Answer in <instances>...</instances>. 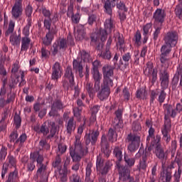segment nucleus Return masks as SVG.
I'll return each mask as SVG.
<instances>
[{
  "mask_svg": "<svg viewBox=\"0 0 182 182\" xmlns=\"http://www.w3.org/2000/svg\"><path fill=\"white\" fill-rule=\"evenodd\" d=\"M159 80L161 82V90L159 93L158 102L161 105V103H164L166 100V97L167 96V93H166V89H168V83L170 80V75L167 70H164L163 71L159 72Z\"/></svg>",
  "mask_w": 182,
  "mask_h": 182,
  "instance_id": "f257e3e1",
  "label": "nucleus"
},
{
  "mask_svg": "<svg viewBox=\"0 0 182 182\" xmlns=\"http://www.w3.org/2000/svg\"><path fill=\"white\" fill-rule=\"evenodd\" d=\"M73 146H70V156L72 160H81L83 156L87 154V148L86 149H83L82 146V142H80V139L75 138V141L74 142Z\"/></svg>",
  "mask_w": 182,
  "mask_h": 182,
  "instance_id": "f03ea898",
  "label": "nucleus"
},
{
  "mask_svg": "<svg viewBox=\"0 0 182 182\" xmlns=\"http://www.w3.org/2000/svg\"><path fill=\"white\" fill-rule=\"evenodd\" d=\"M103 83L114 85L113 77L114 76V67L106 64L102 67Z\"/></svg>",
  "mask_w": 182,
  "mask_h": 182,
  "instance_id": "7ed1b4c3",
  "label": "nucleus"
},
{
  "mask_svg": "<svg viewBox=\"0 0 182 182\" xmlns=\"http://www.w3.org/2000/svg\"><path fill=\"white\" fill-rule=\"evenodd\" d=\"M117 168H118L119 181L126 182L129 180L130 176V169L127 166L122 165V160L116 162Z\"/></svg>",
  "mask_w": 182,
  "mask_h": 182,
  "instance_id": "20e7f679",
  "label": "nucleus"
},
{
  "mask_svg": "<svg viewBox=\"0 0 182 182\" xmlns=\"http://www.w3.org/2000/svg\"><path fill=\"white\" fill-rule=\"evenodd\" d=\"M44 26L46 29H48V32L46 33V38L43 39V43L45 46H49L53 41V33H55L50 30V26H52V18L45 19Z\"/></svg>",
  "mask_w": 182,
  "mask_h": 182,
  "instance_id": "39448f33",
  "label": "nucleus"
},
{
  "mask_svg": "<svg viewBox=\"0 0 182 182\" xmlns=\"http://www.w3.org/2000/svg\"><path fill=\"white\" fill-rule=\"evenodd\" d=\"M163 41L164 43L176 47L178 42V33L176 31H168L164 35Z\"/></svg>",
  "mask_w": 182,
  "mask_h": 182,
  "instance_id": "423d86ee",
  "label": "nucleus"
},
{
  "mask_svg": "<svg viewBox=\"0 0 182 182\" xmlns=\"http://www.w3.org/2000/svg\"><path fill=\"white\" fill-rule=\"evenodd\" d=\"M114 84H109V82H103L101 85V90L97 93V97L103 102L108 99L110 96V87H113Z\"/></svg>",
  "mask_w": 182,
  "mask_h": 182,
  "instance_id": "0eeeda50",
  "label": "nucleus"
},
{
  "mask_svg": "<svg viewBox=\"0 0 182 182\" xmlns=\"http://www.w3.org/2000/svg\"><path fill=\"white\" fill-rule=\"evenodd\" d=\"M127 139L129 141H132L131 144L128 145V150L133 153V151H136L139 147H140V136H136L135 134H129L127 136Z\"/></svg>",
  "mask_w": 182,
  "mask_h": 182,
  "instance_id": "6e6552de",
  "label": "nucleus"
},
{
  "mask_svg": "<svg viewBox=\"0 0 182 182\" xmlns=\"http://www.w3.org/2000/svg\"><path fill=\"white\" fill-rule=\"evenodd\" d=\"M166 11L162 9H157L155 11L153 15L154 28H156V23H160V26H163V23H164L166 19Z\"/></svg>",
  "mask_w": 182,
  "mask_h": 182,
  "instance_id": "1a4fd4ad",
  "label": "nucleus"
},
{
  "mask_svg": "<svg viewBox=\"0 0 182 182\" xmlns=\"http://www.w3.org/2000/svg\"><path fill=\"white\" fill-rule=\"evenodd\" d=\"M65 107H63V102L62 100L59 99H56L52 104H51V109L48 113L50 117H55L58 116V113L60 110H63Z\"/></svg>",
  "mask_w": 182,
  "mask_h": 182,
  "instance_id": "9d476101",
  "label": "nucleus"
},
{
  "mask_svg": "<svg viewBox=\"0 0 182 182\" xmlns=\"http://www.w3.org/2000/svg\"><path fill=\"white\" fill-rule=\"evenodd\" d=\"M91 42H97L100 39L101 42H105L107 39V31L100 28L97 33H92L90 36Z\"/></svg>",
  "mask_w": 182,
  "mask_h": 182,
  "instance_id": "9b49d317",
  "label": "nucleus"
},
{
  "mask_svg": "<svg viewBox=\"0 0 182 182\" xmlns=\"http://www.w3.org/2000/svg\"><path fill=\"white\" fill-rule=\"evenodd\" d=\"M101 151L103 152L105 159H109L110 157V145H109V141H107V138L106 135L103 134L101 138Z\"/></svg>",
  "mask_w": 182,
  "mask_h": 182,
  "instance_id": "f8f14e48",
  "label": "nucleus"
},
{
  "mask_svg": "<svg viewBox=\"0 0 182 182\" xmlns=\"http://www.w3.org/2000/svg\"><path fill=\"white\" fill-rule=\"evenodd\" d=\"M117 4H119V0H106L104 4V12L107 15H113V9Z\"/></svg>",
  "mask_w": 182,
  "mask_h": 182,
  "instance_id": "ddd939ff",
  "label": "nucleus"
},
{
  "mask_svg": "<svg viewBox=\"0 0 182 182\" xmlns=\"http://www.w3.org/2000/svg\"><path fill=\"white\" fill-rule=\"evenodd\" d=\"M64 77L69 80L70 87L71 90H73V86H75V75L72 70V66L68 65L65 70Z\"/></svg>",
  "mask_w": 182,
  "mask_h": 182,
  "instance_id": "4468645a",
  "label": "nucleus"
},
{
  "mask_svg": "<svg viewBox=\"0 0 182 182\" xmlns=\"http://www.w3.org/2000/svg\"><path fill=\"white\" fill-rule=\"evenodd\" d=\"M166 161H162V171L161 172L160 179L162 182H171V172L168 171V169H166Z\"/></svg>",
  "mask_w": 182,
  "mask_h": 182,
  "instance_id": "2eb2a0df",
  "label": "nucleus"
},
{
  "mask_svg": "<svg viewBox=\"0 0 182 182\" xmlns=\"http://www.w3.org/2000/svg\"><path fill=\"white\" fill-rule=\"evenodd\" d=\"M113 154L117 160H123V156L124 160H132V159H129V155L126 154V151H123V148L119 146H115L113 150Z\"/></svg>",
  "mask_w": 182,
  "mask_h": 182,
  "instance_id": "dca6fc26",
  "label": "nucleus"
},
{
  "mask_svg": "<svg viewBox=\"0 0 182 182\" xmlns=\"http://www.w3.org/2000/svg\"><path fill=\"white\" fill-rule=\"evenodd\" d=\"M155 146V154L156 157H158L160 160L164 159L165 160H167V156H168L170 151L167 150L166 152H164V149H163L161 147V144H157Z\"/></svg>",
  "mask_w": 182,
  "mask_h": 182,
  "instance_id": "f3484780",
  "label": "nucleus"
},
{
  "mask_svg": "<svg viewBox=\"0 0 182 182\" xmlns=\"http://www.w3.org/2000/svg\"><path fill=\"white\" fill-rule=\"evenodd\" d=\"M60 63L59 62H55L52 67V74H51V79L52 80H58L62 75L59 73L60 72Z\"/></svg>",
  "mask_w": 182,
  "mask_h": 182,
  "instance_id": "a211bd4d",
  "label": "nucleus"
},
{
  "mask_svg": "<svg viewBox=\"0 0 182 182\" xmlns=\"http://www.w3.org/2000/svg\"><path fill=\"white\" fill-rule=\"evenodd\" d=\"M171 129V119H170V114H164V129H161V133L164 136H167V133Z\"/></svg>",
  "mask_w": 182,
  "mask_h": 182,
  "instance_id": "6ab92c4d",
  "label": "nucleus"
},
{
  "mask_svg": "<svg viewBox=\"0 0 182 182\" xmlns=\"http://www.w3.org/2000/svg\"><path fill=\"white\" fill-rule=\"evenodd\" d=\"M76 41H83L86 38V29L85 26L80 24L77 27V32L75 33Z\"/></svg>",
  "mask_w": 182,
  "mask_h": 182,
  "instance_id": "aec40b11",
  "label": "nucleus"
},
{
  "mask_svg": "<svg viewBox=\"0 0 182 182\" xmlns=\"http://www.w3.org/2000/svg\"><path fill=\"white\" fill-rule=\"evenodd\" d=\"M73 69L75 70V73L78 72L80 78L83 77V65L82 64V61L79 62L77 60L74 59L73 62Z\"/></svg>",
  "mask_w": 182,
  "mask_h": 182,
  "instance_id": "412c9836",
  "label": "nucleus"
},
{
  "mask_svg": "<svg viewBox=\"0 0 182 182\" xmlns=\"http://www.w3.org/2000/svg\"><path fill=\"white\" fill-rule=\"evenodd\" d=\"M9 41L12 46H19L21 45V34L14 32L10 36Z\"/></svg>",
  "mask_w": 182,
  "mask_h": 182,
  "instance_id": "4be33fe9",
  "label": "nucleus"
},
{
  "mask_svg": "<svg viewBox=\"0 0 182 182\" xmlns=\"http://www.w3.org/2000/svg\"><path fill=\"white\" fill-rule=\"evenodd\" d=\"M135 97L139 100H147V90L146 87L138 89L136 92Z\"/></svg>",
  "mask_w": 182,
  "mask_h": 182,
  "instance_id": "5701e85b",
  "label": "nucleus"
},
{
  "mask_svg": "<svg viewBox=\"0 0 182 182\" xmlns=\"http://www.w3.org/2000/svg\"><path fill=\"white\" fill-rule=\"evenodd\" d=\"M66 130L68 134H72V132L76 130V122L73 117L69 119L66 126Z\"/></svg>",
  "mask_w": 182,
  "mask_h": 182,
  "instance_id": "b1692460",
  "label": "nucleus"
},
{
  "mask_svg": "<svg viewBox=\"0 0 182 182\" xmlns=\"http://www.w3.org/2000/svg\"><path fill=\"white\" fill-rule=\"evenodd\" d=\"M23 11L22 6L14 4L11 9L12 16L16 19H18L19 16H22Z\"/></svg>",
  "mask_w": 182,
  "mask_h": 182,
  "instance_id": "393cba45",
  "label": "nucleus"
},
{
  "mask_svg": "<svg viewBox=\"0 0 182 182\" xmlns=\"http://www.w3.org/2000/svg\"><path fill=\"white\" fill-rule=\"evenodd\" d=\"M31 38L29 37H23L21 40V52H26L29 49Z\"/></svg>",
  "mask_w": 182,
  "mask_h": 182,
  "instance_id": "a878e982",
  "label": "nucleus"
},
{
  "mask_svg": "<svg viewBox=\"0 0 182 182\" xmlns=\"http://www.w3.org/2000/svg\"><path fill=\"white\" fill-rule=\"evenodd\" d=\"M92 77L95 81L94 88L95 92L100 90V80H102V74L92 75Z\"/></svg>",
  "mask_w": 182,
  "mask_h": 182,
  "instance_id": "bb28decb",
  "label": "nucleus"
},
{
  "mask_svg": "<svg viewBox=\"0 0 182 182\" xmlns=\"http://www.w3.org/2000/svg\"><path fill=\"white\" fill-rule=\"evenodd\" d=\"M171 48H175L173 46L170 44H167L164 43V44L161 48V54L164 55H168L171 52Z\"/></svg>",
  "mask_w": 182,
  "mask_h": 182,
  "instance_id": "cd10ccee",
  "label": "nucleus"
},
{
  "mask_svg": "<svg viewBox=\"0 0 182 182\" xmlns=\"http://www.w3.org/2000/svg\"><path fill=\"white\" fill-rule=\"evenodd\" d=\"M50 125L51 126V129L50 130V134L46 137L47 140H50V139L55 137V134H56L58 130V127H56V123L55 122H50Z\"/></svg>",
  "mask_w": 182,
  "mask_h": 182,
  "instance_id": "c85d7f7f",
  "label": "nucleus"
},
{
  "mask_svg": "<svg viewBox=\"0 0 182 182\" xmlns=\"http://www.w3.org/2000/svg\"><path fill=\"white\" fill-rule=\"evenodd\" d=\"M92 162H89L87 165L85 173L86 182H93V179L90 178V175L92 174Z\"/></svg>",
  "mask_w": 182,
  "mask_h": 182,
  "instance_id": "c756f323",
  "label": "nucleus"
},
{
  "mask_svg": "<svg viewBox=\"0 0 182 182\" xmlns=\"http://www.w3.org/2000/svg\"><path fill=\"white\" fill-rule=\"evenodd\" d=\"M75 0H70V5L68 6V11H67V16L68 18H70L72 15H74L75 14L73 13V4ZM78 4H82L83 0H76Z\"/></svg>",
  "mask_w": 182,
  "mask_h": 182,
  "instance_id": "7c9ffc66",
  "label": "nucleus"
},
{
  "mask_svg": "<svg viewBox=\"0 0 182 182\" xmlns=\"http://www.w3.org/2000/svg\"><path fill=\"white\" fill-rule=\"evenodd\" d=\"M80 59L85 63H89L90 62V54L85 51V50H82L80 52Z\"/></svg>",
  "mask_w": 182,
  "mask_h": 182,
  "instance_id": "2f4dec72",
  "label": "nucleus"
},
{
  "mask_svg": "<svg viewBox=\"0 0 182 182\" xmlns=\"http://www.w3.org/2000/svg\"><path fill=\"white\" fill-rule=\"evenodd\" d=\"M100 61L95 60L92 62V69L91 70L92 75H102L100 72H99V66H100Z\"/></svg>",
  "mask_w": 182,
  "mask_h": 182,
  "instance_id": "473e14b6",
  "label": "nucleus"
},
{
  "mask_svg": "<svg viewBox=\"0 0 182 182\" xmlns=\"http://www.w3.org/2000/svg\"><path fill=\"white\" fill-rule=\"evenodd\" d=\"M14 122V124L16 126V130H18V129H20L22 124V118L21 117V115L18 114V112H15Z\"/></svg>",
  "mask_w": 182,
  "mask_h": 182,
  "instance_id": "72a5a7b5",
  "label": "nucleus"
},
{
  "mask_svg": "<svg viewBox=\"0 0 182 182\" xmlns=\"http://www.w3.org/2000/svg\"><path fill=\"white\" fill-rule=\"evenodd\" d=\"M85 89L87 91L90 97H93L95 96V93H96V90L95 89V87L93 88V84L87 82Z\"/></svg>",
  "mask_w": 182,
  "mask_h": 182,
  "instance_id": "f704fd0d",
  "label": "nucleus"
},
{
  "mask_svg": "<svg viewBox=\"0 0 182 182\" xmlns=\"http://www.w3.org/2000/svg\"><path fill=\"white\" fill-rule=\"evenodd\" d=\"M32 12H33V8L28 4L25 9L26 16H28L27 22H29V20L32 22Z\"/></svg>",
  "mask_w": 182,
  "mask_h": 182,
  "instance_id": "c9c22d12",
  "label": "nucleus"
},
{
  "mask_svg": "<svg viewBox=\"0 0 182 182\" xmlns=\"http://www.w3.org/2000/svg\"><path fill=\"white\" fill-rule=\"evenodd\" d=\"M32 26V21L31 20H28L27 24L23 29V34L24 35V38H29V29Z\"/></svg>",
  "mask_w": 182,
  "mask_h": 182,
  "instance_id": "e433bc0d",
  "label": "nucleus"
},
{
  "mask_svg": "<svg viewBox=\"0 0 182 182\" xmlns=\"http://www.w3.org/2000/svg\"><path fill=\"white\" fill-rule=\"evenodd\" d=\"M14 29H15V22L11 20L9 21V28L5 32V36H9L11 33H14Z\"/></svg>",
  "mask_w": 182,
  "mask_h": 182,
  "instance_id": "4c0bfd02",
  "label": "nucleus"
},
{
  "mask_svg": "<svg viewBox=\"0 0 182 182\" xmlns=\"http://www.w3.org/2000/svg\"><path fill=\"white\" fill-rule=\"evenodd\" d=\"M30 157L32 160H43V156L41 154L39 151H36L31 153Z\"/></svg>",
  "mask_w": 182,
  "mask_h": 182,
  "instance_id": "58836bf2",
  "label": "nucleus"
},
{
  "mask_svg": "<svg viewBox=\"0 0 182 182\" xmlns=\"http://www.w3.org/2000/svg\"><path fill=\"white\" fill-rule=\"evenodd\" d=\"M178 82H180V77L174 75L171 81L172 90H176L177 89V86L178 85Z\"/></svg>",
  "mask_w": 182,
  "mask_h": 182,
  "instance_id": "ea45409f",
  "label": "nucleus"
},
{
  "mask_svg": "<svg viewBox=\"0 0 182 182\" xmlns=\"http://www.w3.org/2000/svg\"><path fill=\"white\" fill-rule=\"evenodd\" d=\"M130 59H132V55H130V53H127L122 55V60L125 62L124 65V69H127V66H129V61Z\"/></svg>",
  "mask_w": 182,
  "mask_h": 182,
  "instance_id": "a19ab883",
  "label": "nucleus"
},
{
  "mask_svg": "<svg viewBox=\"0 0 182 182\" xmlns=\"http://www.w3.org/2000/svg\"><path fill=\"white\" fill-rule=\"evenodd\" d=\"M41 133L43 134V136H48V134H49V128L46 127V122H44L40 127V134Z\"/></svg>",
  "mask_w": 182,
  "mask_h": 182,
  "instance_id": "79ce46f5",
  "label": "nucleus"
},
{
  "mask_svg": "<svg viewBox=\"0 0 182 182\" xmlns=\"http://www.w3.org/2000/svg\"><path fill=\"white\" fill-rule=\"evenodd\" d=\"M112 164L110 163L109 161H107L105 164V166L103 167L101 174L102 176H105V174H107L109 173V170H110V168L112 167Z\"/></svg>",
  "mask_w": 182,
  "mask_h": 182,
  "instance_id": "37998d69",
  "label": "nucleus"
},
{
  "mask_svg": "<svg viewBox=\"0 0 182 182\" xmlns=\"http://www.w3.org/2000/svg\"><path fill=\"white\" fill-rule=\"evenodd\" d=\"M117 9L119 11H124V12H127L129 11V9L127 6H126V4L124 2L120 1L118 4L116 5Z\"/></svg>",
  "mask_w": 182,
  "mask_h": 182,
  "instance_id": "c03bdc74",
  "label": "nucleus"
},
{
  "mask_svg": "<svg viewBox=\"0 0 182 182\" xmlns=\"http://www.w3.org/2000/svg\"><path fill=\"white\" fill-rule=\"evenodd\" d=\"M97 20V16L96 14H90L88 16L87 23L90 26H93V23Z\"/></svg>",
  "mask_w": 182,
  "mask_h": 182,
  "instance_id": "a18cd8bd",
  "label": "nucleus"
},
{
  "mask_svg": "<svg viewBox=\"0 0 182 182\" xmlns=\"http://www.w3.org/2000/svg\"><path fill=\"white\" fill-rule=\"evenodd\" d=\"M124 99L125 102H129L130 100V91H129V88L127 87H124L122 90Z\"/></svg>",
  "mask_w": 182,
  "mask_h": 182,
  "instance_id": "49530a36",
  "label": "nucleus"
},
{
  "mask_svg": "<svg viewBox=\"0 0 182 182\" xmlns=\"http://www.w3.org/2000/svg\"><path fill=\"white\" fill-rule=\"evenodd\" d=\"M99 131H96L95 133L90 134L92 146H95V144H96V141H97V137H99Z\"/></svg>",
  "mask_w": 182,
  "mask_h": 182,
  "instance_id": "de8ad7c7",
  "label": "nucleus"
},
{
  "mask_svg": "<svg viewBox=\"0 0 182 182\" xmlns=\"http://www.w3.org/2000/svg\"><path fill=\"white\" fill-rule=\"evenodd\" d=\"M135 43L138 45V46H140L141 45V33H140V31L137 30L135 35Z\"/></svg>",
  "mask_w": 182,
  "mask_h": 182,
  "instance_id": "09e8293b",
  "label": "nucleus"
},
{
  "mask_svg": "<svg viewBox=\"0 0 182 182\" xmlns=\"http://www.w3.org/2000/svg\"><path fill=\"white\" fill-rule=\"evenodd\" d=\"M157 96H159V92L154 90L151 91L150 100H149L150 105H153V103H154V100H156V97H157Z\"/></svg>",
  "mask_w": 182,
  "mask_h": 182,
  "instance_id": "8fccbe9b",
  "label": "nucleus"
},
{
  "mask_svg": "<svg viewBox=\"0 0 182 182\" xmlns=\"http://www.w3.org/2000/svg\"><path fill=\"white\" fill-rule=\"evenodd\" d=\"M175 14L178 19L182 18V6L181 4H178L175 9Z\"/></svg>",
  "mask_w": 182,
  "mask_h": 182,
  "instance_id": "3c124183",
  "label": "nucleus"
},
{
  "mask_svg": "<svg viewBox=\"0 0 182 182\" xmlns=\"http://www.w3.org/2000/svg\"><path fill=\"white\" fill-rule=\"evenodd\" d=\"M49 56H50V51H49V50H46V48L43 47L41 48V58H44V59H49Z\"/></svg>",
  "mask_w": 182,
  "mask_h": 182,
  "instance_id": "603ef678",
  "label": "nucleus"
},
{
  "mask_svg": "<svg viewBox=\"0 0 182 182\" xmlns=\"http://www.w3.org/2000/svg\"><path fill=\"white\" fill-rule=\"evenodd\" d=\"M102 59H107V60H110L112 59V53H110V48H106L105 52L101 55Z\"/></svg>",
  "mask_w": 182,
  "mask_h": 182,
  "instance_id": "864d4df0",
  "label": "nucleus"
},
{
  "mask_svg": "<svg viewBox=\"0 0 182 182\" xmlns=\"http://www.w3.org/2000/svg\"><path fill=\"white\" fill-rule=\"evenodd\" d=\"M71 20L73 23H79L80 21V14L79 12H77L75 14H73L71 16Z\"/></svg>",
  "mask_w": 182,
  "mask_h": 182,
  "instance_id": "5fc2aeb1",
  "label": "nucleus"
},
{
  "mask_svg": "<svg viewBox=\"0 0 182 182\" xmlns=\"http://www.w3.org/2000/svg\"><path fill=\"white\" fill-rule=\"evenodd\" d=\"M53 50L51 52L52 56H56L59 52V41H57L53 44Z\"/></svg>",
  "mask_w": 182,
  "mask_h": 182,
  "instance_id": "6e6d98bb",
  "label": "nucleus"
},
{
  "mask_svg": "<svg viewBox=\"0 0 182 182\" xmlns=\"http://www.w3.org/2000/svg\"><path fill=\"white\" fill-rule=\"evenodd\" d=\"M114 134H116V129H113V128H109L107 134L109 141H113Z\"/></svg>",
  "mask_w": 182,
  "mask_h": 182,
  "instance_id": "4d7b16f0",
  "label": "nucleus"
},
{
  "mask_svg": "<svg viewBox=\"0 0 182 182\" xmlns=\"http://www.w3.org/2000/svg\"><path fill=\"white\" fill-rule=\"evenodd\" d=\"M113 28V21L112 19L106 20L105 22V31H112V28Z\"/></svg>",
  "mask_w": 182,
  "mask_h": 182,
  "instance_id": "13d9d810",
  "label": "nucleus"
},
{
  "mask_svg": "<svg viewBox=\"0 0 182 182\" xmlns=\"http://www.w3.org/2000/svg\"><path fill=\"white\" fill-rule=\"evenodd\" d=\"M60 49H63V50H66V48H68V41L65 38H61L59 42Z\"/></svg>",
  "mask_w": 182,
  "mask_h": 182,
  "instance_id": "bf43d9fd",
  "label": "nucleus"
},
{
  "mask_svg": "<svg viewBox=\"0 0 182 182\" xmlns=\"http://www.w3.org/2000/svg\"><path fill=\"white\" fill-rule=\"evenodd\" d=\"M164 109L165 114H171V111L173 110V105L164 104Z\"/></svg>",
  "mask_w": 182,
  "mask_h": 182,
  "instance_id": "052dcab7",
  "label": "nucleus"
},
{
  "mask_svg": "<svg viewBox=\"0 0 182 182\" xmlns=\"http://www.w3.org/2000/svg\"><path fill=\"white\" fill-rule=\"evenodd\" d=\"M132 129L134 132H139L141 130V125L140 124V122L134 121L132 124Z\"/></svg>",
  "mask_w": 182,
  "mask_h": 182,
  "instance_id": "680f3d73",
  "label": "nucleus"
},
{
  "mask_svg": "<svg viewBox=\"0 0 182 182\" xmlns=\"http://www.w3.org/2000/svg\"><path fill=\"white\" fill-rule=\"evenodd\" d=\"M146 168H147V164L146 163V160L140 161L138 166L139 171H141V170H146Z\"/></svg>",
  "mask_w": 182,
  "mask_h": 182,
  "instance_id": "e2e57ef3",
  "label": "nucleus"
},
{
  "mask_svg": "<svg viewBox=\"0 0 182 182\" xmlns=\"http://www.w3.org/2000/svg\"><path fill=\"white\" fill-rule=\"evenodd\" d=\"M18 131L13 132L11 133V134L9 135V139H10V143H15V140H16V139H18Z\"/></svg>",
  "mask_w": 182,
  "mask_h": 182,
  "instance_id": "0e129e2a",
  "label": "nucleus"
},
{
  "mask_svg": "<svg viewBox=\"0 0 182 182\" xmlns=\"http://www.w3.org/2000/svg\"><path fill=\"white\" fill-rule=\"evenodd\" d=\"M152 26L151 23H148L143 27V35H149V31H150L151 28Z\"/></svg>",
  "mask_w": 182,
  "mask_h": 182,
  "instance_id": "69168bd1",
  "label": "nucleus"
},
{
  "mask_svg": "<svg viewBox=\"0 0 182 182\" xmlns=\"http://www.w3.org/2000/svg\"><path fill=\"white\" fill-rule=\"evenodd\" d=\"M15 100V93L11 94L10 93L7 94V100H6V103L9 105V103H11V102H14Z\"/></svg>",
  "mask_w": 182,
  "mask_h": 182,
  "instance_id": "338daca9",
  "label": "nucleus"
},
{
  "mask_svg": "<svg viewBox=\"0 0 182 182\" xmlns=\"http://www.w3.org/2000/svg\"><path fill=\"white\" fill-rule=\"evenodd\" d=\"M151 77L152 78H151V83H152V85H154L157 81V70H156L155 69H153Z\"/></svg>",
  "mask_w": 182,
  "mask_h": 182,
  "instance_id": "774afa93",
  "label": "nucleus"
}]
</instances>
